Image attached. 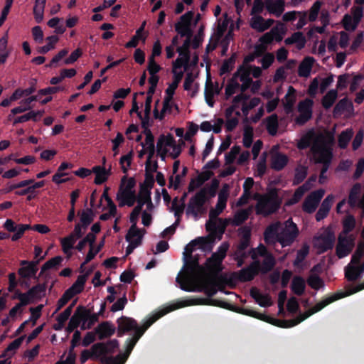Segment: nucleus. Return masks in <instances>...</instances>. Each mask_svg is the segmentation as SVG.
I'll return each instance as SVG.
<instances>
[{"label":"nucleus","instance_id":"f257e3e1","mask_svg":"<svg viewBox=\"0 0 364 364\" xmlns=\"http://www.w3.org/2000/svg\"><path fill=\"white\" fill-rule=\"evenodd\" d=\"M282 198L276 190L262 196L255 207L256 214L268 216L276 213L281 206Z\"/></svg>","mask_w":364,"mask_h":364},{"label":"nucleus","instance_id":"f03ea898","mask_svg":"<svg viewBox=\"0 0 364 364\" xmlns=\"http://www.w3.org/2000/svg\"><path fill=\"white\" fill-rule=\"evenodd\" d=\"M175 309L174 308H170L168 309H164L161 310L156 314H154L153 316H150L145 322H144V328L142 330H138L135 333L133 334L132 338H127V348L126 351L124 355H122L119 364H123L124 361L127 360L131 352L132 351L133 348H134L135 345L139 340V338L143 336V334L145 333V331L158 319H159L161 317L164 316L168 312L173 311Z\"/></svg>","mask_w":364,"mask_h":364},{"label":"nucleus","instance_id":"7ed1b4c3","mask_svg":"<svg viewBox=\"0 0 364 364\" xmlns=\"http://www.w3.org/2000/svg\"><path fill=\"white\" fill-rule=\"evenodd\" d=\"M311 150L315 158L316 163L323 165L321 173V176H323L327 172L333 158L332 149L322 140L321 141H314Z\"/></svg>","mask_w":364,"mask_h":364},{"label":"nucleus","instance_id":"20e7f679","mask_svg":"<svg viewBox=\"0 0 364 364\" xmlns=\"http://www.w3.org/2000/svg\"><path fill=\"white\" fill-rule=\"evenodd\" d=\"M364 289V286L360 288H357L356 287H348L346 291H338L333 294L326 297L318 303H317L315 306H314L311 309L312 313H317L325 308L328 304L333 303L335 301H337L340 299L344 298L346 296H350L355 293H357L361 290Z\"/></svg>","mask_w":364,"mask_h":364},{"label":"nucleus","instance_id":"39448f33","mask_svg":"<svg viewBox=\"0 0 364 364\" xmlns=\"http://www.w3.org/2000/svg\"><path fill=\"white\" fill-rule=\"evenodd\" d=\"M299 233L297 225L290 218L286 221L285 228L279 233L278 242L282 247L290 246L295 241Z\"/></svg>","mask_w":364,"mask_h":364},{"label":"nucleus","instance_id":"423d86ee","mask_svg":"<svg viewBox=\"0 0 364 364\" xmlns=\"http://www.w3.org/2000/svg\"><path fill=\"white\" fill-rule=\"evenodd\" d=\"M336 240L333 231L326 229L323 232L314 237V246L318 250L320 254L324 253L333 249Z\"/></svg>","mask_w":364,"mask_h":364},{"label":"nucleus","instance_id":"0eeeda50","mask_svg":"<svg viewBox=\"0 0 364 364\" xmlns=\"http://www.w3.org/2000/svg\"><path fill=\"white\" fill-rule=\"evenodd\" d=\"M207 201L206 198L203 196V191H198L190 198L186 208V214L198 218L199 214L205 212L204 205Z\"/></svg>","mask_w":364,"mask_h":364},{"label":"nucleus","instance_id":"6e6552de","mask_svg":"<svg viewBox=\"0 0 364 364\" xmlns=\"http://www.w3.org/2000/svg\"><path fill=\"white\" fill-rule=\"evenodd\" d=\"M117 336L122 337L126 333L134 331L135 333L138 330L144 328V323L142 326H139L136 321L132 318L127 317L124 316H121L117 321Z\"/></svg>","mask_w":364,"mask_h":364},{"label":"nucleus","instance_id":"1a4fd4ad","mask_svg":"<svg viewBox=\"0 0 364 364\" xmlns=\"http://www.w3.org/2000/svg\"><path fill=\"white\" fill-rule=\"evenodd\" d=\"M354 238L352 235H343L340 234L336 247V253L338 258L341 259L348 256L354 247Z\"/></svg>","mask_w":364,"mask_h":364},{"label":"nucleus","instance_id":"9d476101","mask_svg":"<svg viewBox=\"0 0 364 364\" xmlns=\"http://www.w3.org/2000/svg\"><path fill=\"white\" fill-rule=\"evenodd\" d=\"M229 188L230 186L228 184H223L222 189L218 193V198L215 208H212L209 211V218L210 220L216 219L226 208V204L229 196Z\"/></svg>","mask_w":364,"mask_h":364},{"label":"nucleus","instance_id":"9b49d317","mask_svg":"<svg viewBox=\"0 0 364 364\" xmlns=\"http://www.w3.org/2000/svg\"><path fill=\"white\" fill-rule=\"evenodd\" d=\"M325 193L324 190L318 189L311 192L304 200L302 209L307 213H313L317 208Z\"/></svg>","mask_w":364,"mask_h":364},{"label":"nucleus","instance_id":"f8f14e48","mask_svg":"<svg viewBox=\"0 0 364 364\" xmlns=\"http://www.w3.org/2000/svg\"><path fill=\"white\" fill-rule=\"evenodd\" d=\"M260 262L259 261L252 262L247 267H244L235 273L236 279L241 282H250L259 272Z\"/></svg>","mask_w":364,"mask_h":364},{"label":"nucleus","instance_id":"ddd939ff","mask_svg":"<svg viewBox=\"0 0 364 364\" xmlns=\"http://www.w3.org/2000/svg\"><path fill=\"white\" fill-rule=\"evenodd\" d=\"M185 274L184 279L187 277H194L199 272L203 270L202 267L199 264V256L198 255L191 257H183Z\"/></svg>","mask_w":364,"mask_h":364},{"label":"nucleus","instance_id":"4468645a","mask_svg":"<svg viewBox=\"0 0 364 364\" xmlns=\"http://www.w3.org/2000/svg\"><path fill=\"white\" fill-rule=\"evenodd\" d=\"M176 282L180 284V287L186 291H204L208 297L211 298L217 293V289L213 284L204 282L196 287H190L182 282V278L178 275Z\"/></svg>","mask_w":364,"mask_h":364},{"label":"nucleus","instance_id":"2eb2a0df","mask_svg":"<svg viewBox=\"0 0 364 364\" xmlns=\"http://www.w3.org/2000/svg\"><path fill=\"white\" fill-rule=\"evenodd\" d=\"M141 212H142V210H140L139 205H136L134 208V209L132 210V211L131 212L130 215H129V220H130V223H132V225L129 228V229L125 236L126 240H129V239L131 236H136L138 235H144V233L146 232V230L144 229L140 230L136 226L139 216Z\"/></svg>","mask_w":364,"mask_h":364},{"label":"nucleus","instance_id":"dca6fc26","mask_svg":"<svg viewBox=\"0 0 364 364\" xmlns=\"http://www.w3.org/2000/svg\"><path fill=\"white\" fill-rule=\"evenodd\" d=\"M312 312L313 311H312L311 309H309V310L305 311L304 314H299V316H297L296 318L290 319V320H280V319L274 318V319H272V321H271L270 323L275 326L281 327V328L293 327V326L300 323L305 319L308 318L311 315L314 314V313H312Z\"/></svg>","mask_w":364,"mask_h":364},{"label":"nucleus","instance_id":"f3484780","mask_svg":"<svg viewBox=\"0 0 364 364\" xmlns=\"http://www.w3.org/2000/svg\"><path fill=\"white\" fill-rule=\"evenodd\" d=\"M213 174L212 171L207 170L201 172L197 177L191 178L188 184V191L189 193L193 192L196 188H200L205 181H208Z\"/></svg>","mask_w":364,"mask_h":364},{"label":"nucleus","instance_id":"a211bd4d","mask_svg":"<svg viewBox=\"0 0 364 364\" xmlns=\"http://www.w3.org/2000/svg\"><path fill=\"white\" fill-rule=\"evenodd\" d=\"M145 141L141 143V146L146 149L148 153L147 159L145 164H151V159L155 154L156 148L154 146V136L151 130H146L145 134Z\"/></svg>","mask_w":364,"mask_h":364},{"label":"nucleus","instance_id":"6ab92c4d","mask_svg":"<svg viewBox=\"0 0 364 364\" xmlns=\"http://www.w3.org/2000/svg\"><path fill=\"white\" fill-rule=\"evenodd\" d=\"M115 327L109 321H104L100 323L95 329V333L100 340L109 338L115 332Z\"/></svg>","mask_w":364,"mask_h":364},{"label":"nucleus","instance_id":"aec40b11","mask_svg":"<svg viewBox=\"0 0 364 364\" xmlns=\"http://www.w3.org/2000/svg\"><path fill=\"white\" fill-rule=\"evenodd\" d=\"M333 200L334 196L331 194L327 196L326 198L323 200L319 209L315 215L316 221H321L328 216Z\"/></svg>","mask_w":364,"mask_h":364},{"label":"nucleus","instance_id":"412c9836","mask_svg":"<svg viewBox=\"0 0 364 364\" xmlns=\"http://www.w3.org/2000/svg\"><path fill=\"white\" fill-rule=\"evenodd\" d=\"M208 243H209V241L205 237H196L186 245L183 252V257L193 256L192 253L197 246H199L201 249L205 250Z\"/></svg>","mask_w":364,"mask_h":364},{"label":"nucleus","instance_id":"4be33fe9","mask_svg":"<svg viewBox=\"0 0 364 364\" xmlns=\"http://www.w3.org/2000/svg\"><path fill=\"white\" fill-rule=\"evenodd\" d=\"M240 77V80L242 82V84L240 86L242 92L246 91L253 82L252 80L250 77V73L245 69L244 65H240L237 71L234 74V77L236 78Z\"/></svg>","mask_w":364,"mask_h":364},{"label":"nucleus","instance_id":"5701e85b","mask_svg":"<svg viewBox=\"0 0 364 364\" xmlns=\"http://www.w3.org/2000/svg\"><path fill=\"white\" fill-rule=\"evenodd\" d=\"M117 200L119 201V207L124 205L132 207L136 200V192L119 191L117 194Z\"/></svg>","mask_w":364,"mask_h":364},{"label":"nucleus","instance_id":"b1692460","mask_svg":"<svg viewBox=\"0 0 364 364\" xmlns=\"http://www.w3.org/2000/svg\"><path fill=\"white\" fill-rule=\"evenodd\" d=\"M87 316L85 311L80 312V308L77 307L74 314L71 316L68 325L67 326V331L68 333L73 332L76 328L79 326L82 319H85Z\"/></svg>","mask_w":364,"mask_h":364},{"label":"nucleus","instance_id":"393cba45","mask_svg":"<svg viewBox=\"0 0 364 364\" xmlns=\"http://www.w3.org/2000/svg\"><path fill=\"white\" fill-rule=\"evenodd\" d=\"M285 2L284 0H267V10L277 17H279L284 11Z\"/></svg>","mask_w":364,"mask_h":364},{"label":"nucleus","instance_id":"a878e982","mask_svg":"<svg viewBox=\"0 0 364 364\" xmlns=\"http://www.w3.org/2000/svg\"><path fill=\"white\" fill-rule=\"evenodd\" d=\"M315 59L313 57L307 56L300 63L298 68V75L300 77H307L309 76Z\"/></svg>","mask_w":364,"mask_h":364},{"label":"nucleus","instance_id":"bb28decb","mask_svg":"<svg viewBox=\"0 0 364 364\" xmlns=\"http://www.w3.org/2000/svg\"><path fill=\"white\" fill-rule=\"evenodd\" d=\"M353 110V105L351 101L344 97L338 101L333 108V114L335 117L341 116L344 112Z\"/></svg>","mask_w":364,"mask_h":364},{"label":"nucleus","instance_id":"cd10ccee","mask_svg":"<svg viewBox=\"0 0 364 364\" xmlns=\"http://www.w3.org/2000/svg\"><path fill=\"white\" fill-rule=\"evenodd\" d=\"M181 144H176L174 137L171 134L165 135V146L173 149V152L170 154V156L173 159L178 158L181 153V145H184V142L182 140H181Z\"/></svg>","mask_w":364,"mask_h":364},{"label":"nucleus","instance_id":"c85d7f7f","mask_svg":"<svg viewBox=\"0 0 364 364\" xmlns=\"http://www.w3.org/2000/svg\"><path fill=\"white\" fill-rule=\"evenodd\" d=\"M289 161L288 157L283 154L277 153L272 156L271 167L277 171L282 170Z\"/></svg>","mask_w":364,"mask_h":364},{"label":"nucleus","instance_id":"c756f323","mask_svg":"<svg viewBox=\"0 0 364 364\" xmlns=\"http://www.w3.org/2000/svg\"><path fill=\"white\" fill-rule=\"evenodd\" d=\"M278 228L275 224H271L267 227L264 232V240L266 244L272 245L278 242Z\"/></svg>","mask_w":364,"mask_h":364},{"label":"nucleus","instance_id":"7c9ffc66","mask_svg":"<svg viewBox=\"0 0 364 364\" xmlns=\"http://www.w3.org/2000/svg\"><path fill=\"white\" fill-rule=\"evenodd\" d=\"M361 188L362 186L360 183H355L350 188L348 198V203L350 208H353L358 206Z\"/></svg>","mask_w":364,"mask_h":364},{"label":"nucleus","instance_id":"2f4dec72","mask_svg":"<svg viewBox=\"0 0 364 364\" xmlns=\"http://www.w3.org/2000/svg\"><path fill=\"white\" fill-rule=\"evenodd\" d=\"M291 291L296 294L297 296H301L306 289V282L303 277L301 276H294L291 284Z\"/></svg>","mask_w":364,"mask_h":364},{"label":"nucleus","instance_id":"473e14b6","mask_svg":"<svg viewBox=\"0 0 364 364\" xmlns=\"http://www.w3.org/2000/svg\"><path fill=\"white\" fill-rule=\"evenodd\" d=\"M85 282L86 276H78L77 280L66 290V291L68 292L71 296H75L83 291Z\"/></svg>","mask_w":364,"mask_h":364},{"label":"nucleus","instance_id":"72a5a7b5","mask_svg":"<svg viewBox=\"0 0 364 364\" xmlns=\"http://www.w3.org/2000/svg\"><path fill=\"white\" fill-rule=\"evenodd\" d=\"M222 262L223 261L219 260V257L216 256V254L213 253L207 259L205 266L209 271L218 273L223 270Z\"/></svg>","mask_w":364,"mask_h":364},{"label":"nucleus","instance_id":"f704fd0d","mask_svg":"<svg viewBox=\"0 0 364 364\" xmlns=\"http://www.w3.org/2000/svg\"><path fill=\"white\" fill-rule=\"evenodd\" d=\"M215 85L210 80H208L205 86L204 96L205 100L208 105L210 107H213L215 105L214 96H215Z\"/></svg>","mask_w":364,"mask_h":364},{"label":"nucleus","instance_id":"c9c22d12","mask_svg":"<svg viewBox=\"0 0 364 364\" xmlns=\"http://www.w3.org/2000/svg\"><path fill=\"white\" fill-rule=\"evenodd\" d=\"M145 22L136 30V33L133 36L130 41L125 44V48H136L138 46L139 41L141 40L143 42L146 41V36H143L144 30Z\"/></svg>","mask_w":364,"mask_h":364},{"label":"nucleus","instance_id":"e433bc0d","mask_svg":"<svg viewBox=\"0 0 364 364\" xmlns=\"http://www.w3.org/2000/svg\"><path fill=\"white\" fill-rule=\"evenodd\" d=\"M150 165L151 164H145V179L139 186V188H143L144 190L149 191H151V189L153 188L155 182L154 175L150 173Z\"/></svg>","mask_w":364,"mask_h":364},{"label":"nucleus","instance_id":"4c0bfd02","mask_svg":"<svg viewBox=\"0 0 364 364\" xmlns=\"http://www.w3.org/2000/svg\"><path fill=\"white\" fill-rule=\"evenodd\" d=\"M250 213L247 210L242 209L235 213L234 218H230L231 225L237 227L243 224L249 218Z\"/></svg>","mask_w":364,"mask_h":364},{"label":"nucleus","instance_id":"58836bf2","mask_svg":"<svg viewBox=\"0 0 364 364\" xmlns=\"http://www.w3.org/2000/svg\"><path fill=\"white\" fill-rule=\"evenodd\" d=\"M183 77V73L182 71H174L173 82L169 85L168 87L166 90V93L170 98H172L175 92V90L178 87V84L181 81Z\"/></svg>","mask_w":364,"mask_h":364},{"label":"nucleus","instance_id":"ea45409f","mask_svg":"<svg viewBox=\"0 0 364 364\" xmlns=\"http://www.w3.org/2000/svg\"><path fill=\"white\" fill-rule=\"evenodd\" d=\"M338 97V92L336 90H330L322 98V106L328 109L331 108Z\"/></svg>","mask_w":364,"mask_h":364},{"label":"nucleus","instance_id":"a19ab883","mask_svg":"<svg viewBox=\"0 0 364 364\" xmlns=\"http://www.w3.org/2000/svg\"><path fill=\"white\" fill-rule=\"evenodd\" d=\"M353 136V132L352 129H347L343 131L338 136V144L341 149H346L350 139Z\"/></svg>","mask_w":364,"mask_h":364},{"label":"nucleus","instance_id":"79ce46f5","mask_svg":"<svg viewBox=\"0 0 364 364\" xmlns=\"http://www.w3.org/2000/svg\"><path fill=\"white\" fill-rule=\"evenodd\" d=\"M266 128L268 133L272 135H276L278 129V116L277 114H272L266 119Z\"/></svg>","mask_w":364,"mask_h":364},{"label":"nucleus","instance_id":"37998d69","mask_svg":"<svg viewBox=\"0 0 364 364\" xmlns=\"http://www.w3.org/2000/svg\"><path fill=\"white\" fill-rule=\"evenodd\" d=\"M95 213L92 208H87L80 213V223L83 229H86L93 221Z\"/></svg>","mask_w":364,"mask_h":364},{"label":"nucleus","instance_id":"c03bdc74","mask_svg":"<svg viewBox=\"0 0 364 364\" xmlns=\"http://www.w3.org/2000/svg\"><path fill=\"white\" fill-rule=\"evenodd\" d=\"M275 264L276 261L274 256L272 254L267 255L264 257L262 264H260L259 272L266 274L274 268Z\"/></svg>","mask_w":364,"mask_h":364},{"label":"nucleus","instance_id":"a18cd8bd","mask_svg":"<svg viewBox=\"0 0 364 364\" xmlns=\"http://www.w3.org/2000/svg\"><path fill=\"white\" fill-rule=\"evenodd\" d=\"M63 260V259L61 256H56V257H54L50 259L49 260H48L41 267V270L39 274V277H41V275L45 272H46L50 269H53V268H56L58 266H59L61 264Z\"/></svg>","mask_w":364,"mask_h":364},{"label":"nucleus","instance_id":"49530a36","mask_svg":"<svg viewBox=\"0 0 364 364\" xmlns=\"http://www.w3.org/2000/svg\"><path fill=\"white\" fill-rule=\"evenodd\" d=\"M37 271L30 265L28 267H21L18 269V274L21 279H30L31 278L38 279V277H36Z\"/></svg>","mask_w":364,"mask_h":364},{"label":"nucleus","instance_id":"de8ad7c7","mask_svg":"<svg viewBox=\"0 0 364 364\" xmlns=\"http://www.w3.org/2000/svg\"><path fill=\"white\" fill-rule=\"evenodd\" d=\"M144 235H138L136 236H131L129 240V245L126 248V255L132 254L135 248L139 246L142 242Z\"/></svg>","mask_w":364,"mask_h":364},{"label":"nucleus","instance_id":"09e8293b","mask_svg":"<svg viewBox=\"0 0 364 364\" xmlns=\"http://www.w3.org/2000/svg\"><path fill=\"white\" fill-rule=\"evenodd\" d=\"M355 226V219L353 215H347L343 221V230L341 234L347 235Z\"/></svg>","mask_w":364,"mask_h":364},{"label":"nucleus","instance_id":"8fccbe9b","mask_svg":"<svg viewBox=\"0 0 364 364\" xmlns=\"http://www.w3.org/2000/svg\"><path fill=\"white\" fill-rule=\"evenodd\" d=\"M46 290V284H38L33 287H31L28 291V294L33 299L36 298H41L45 295Z\"/></svg>","mask_w":364,"mask_h":364},{"label":"nucleus","instance_id":"3c124183","mask_svg":"<svg viewBox=\"0 0 364 364\" xmlns=\"http://www.w3.org/2000/svg\"><path fill=\"white\" fill-rule=\"evenodd\" d=\"M165 146V135L161 134L158 139L156 143V151L162 161H165L168 150Z\"/></svg>","mask_w":364,"mask_h":364},{"label":"nucleus","instance_id":"603ef678","mask_svg":"<svg viewBox=\"0 0 364 364\" xmlns=\"http://www.w3.org/2000/svg\"><path fill=\"white\" fill-rule=\"evenodd\" d=\"M307 176V168L303 166H299L295 169L294 178L293 180L294 185L300 184Z\"/></svg>","mask_w":364,"mask_h":364},{"label":"nucleus","instance_id":"864d4df0","mask_svg":"<svg viewBox=\"0 0 364 364\" xmlns=\"http://www.w3.org/2000/svg\"><path fill=\"white\" fill-rule=\"evenodd\" d=\"M171 98H170L168 96L165 98L164 103H163V107L161 111V114H159V111H158L156 107H155V109L154 110V117L155 119H158L160 120L163 119L164 118L165 113L167 111L170 112L171 110V105L169 103V101L171 100Z\"/></svg>","mask_w":364,"mask_h":364},{"label":"nucleus","instance_id":"5fc2aeb1","mask_svg":"<svg viewBox=\"0 0 364 364\" xmlns=\"http://www.w3.org/2000/svg\"><path fill=\"white\" fill-rule=\"evenodd\" d=\"M59 38L57 36L53 35L48 36L46 38L48 43L42 47H40L38 49V53L41 54H46L50 50L53 49L55 47V44L58 41Z\"/></svg>","mask_w":364,"mask_h":364},{"label":"nucleus","instance_id":"6e6d98bb","mask_svg":"<svg viewBox=\"0 0 364 364\" xmlns=\"http://www.w3.org/2000/svg\"><path fill=\"white\" fill-rule=\"evenodd\" d=\"M135 185L136 181L134 178L131 177L127 180V176H124L122 178V186L119 191L135 192Z\"/></svg>","mask_w":364,"mask_h":364},{"label":"nucleus","instance_id":"4d7b16f0","mask_svg":"<svg viewBox=\"0 0 364 364\" xmlns=\"http://www.w3.org/2000/svg\"><path fill=\"white\" fill-rule=\"evenodd\" d=\"M235 58L236 55L233 54L230 58L224 60L220 69V75L230 73L232 70L235 63Z\"/></svg>","mask_w":364,"mask_h":364},{"label":"nucleus","instance_id":"13d9d810","mask_svg":"<svg viewBox=\"0 0 364 364\" xmlns=\"http://www.w3.org/2000/svg\"><path fill=\"white\" fill-rule=\"evenodd\" d=\"M308 284L314 289L318 290L324 286L322 279L317 274H311L307 279Z\"/></svg>","mask_w":364,"mask_h":364},{"label":"nucleus","instance_id":"bf43d9fd","mask_svg":"<svg viewBox=\"0 0 364 364\" xmlns=\"http://www.w3.org/2000/svg\"><path fill=\"white\" fill-rule=\"evenodd\" d=\"M314 138V133L313 132H309L301 138L297 145L298 148L301 150L309 148L311 146Z\"/></svg>","mask_w":364,"mask_h":364},{"label":"nucleus","instance_id":"052dcab7","mask_svg":"<svg viewBox=\"0 0 364 364\" xmlns=\"http://www.w3.org/2000/svg\"><path fill=\"white\" fill-rule=\"evenodd\" d=\"M175 31L181 36V37L191 38L193 32L191 27L187 25L182 24L181 23H176L175 24Z\"/></svg>","mask_w":364,"mask_h":364},{"label":"nucleus","instance_id":"680f3d73","mask_svg":"<svg viewBox=\"0 0 364 364\" xmlns=\"http://www.w3.org/2000/svg\"><path fill=\"white\" fill-rule=\"evenodd\" d=\"M345 277L349 282H354L360 278L355 265H348L345 268Z\"/></svg>","mask_w":364,"mask_h":364},{"label":"nucleus","instance_id":"e2e57ef3","mask_svg":"<svg viewBox=\"0 0 364 364\" xmlns=\"http://www.w3.org/2000/svg\"><path fill=\"white\" fill-rule=\"evenodd\" d=\"M309 252V247L307 245H304L300 250L297 251L296 257L294 261V265L298 266L301 263Z\"/></svg>","mask_w":364,"mask_h":364},{"label":"nucleus","instance_id":"0e129e2a","mask_svg":"<svg viewBox=\"0 0 364 364\" xmlns=\"http://www.w3.org/2000/svg\"><path fill=\"white\" fill-rule=\"evenodd\" d=\"M264 18L261 16H256L252 18L250 26L258 32L264 31Z\"/></svg>","mask_w":364,"mask_h":364},{"label":"nucleus","instance_id":"69168bd1","mask_svg":"<svg viewBox=\"0 0 364 364\" xmlns=\"http://www.w3.org/2000/svg\"><path fill=\"white\" fill-rule=\"evenodd\" d=\"M291 37L293 38V43L296 44V48L299 50L304 48L306 40L303 33L301 31L294 32Z\"/></svg>","mask_w":364,"mask_h":364},{"label":"nucleus","instance_id":"338daca9","mask_svg":"<svg viewBox=\"0 0 364 364\" xmlns=\"http://www.w3.org/2000/svg\"><path fill=\"white\" fill-rule=\"evenodd\" d=\"M240 85L236 81L233 77L228 83L225 87V96L226 99H228L233 94L235 93L236 90L240 87Z\"/></svg>","mask_w":364,"mask_h":364},{"label":"nucleus","instance_id":"774afa93","mask_svg":"<svg viewBox=\"0 0 364 364\" xmlns=\"http://www.w3.org/2000/svg\"><path fill=\"white\" fill-rule=\"evenodd\" d=\"M343 26L346 31H353L357 28L358 23H355L351 16L346 14L342 20Z\"/></svg>","mask_w":364,"mask_h":364}]
</instances>
